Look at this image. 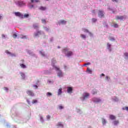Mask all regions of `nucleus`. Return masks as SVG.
I'll list each match as a JSON object with an SVG mask.
<instances>
[{
  "label": "nucleus",
  "instance_id": "nucleus-1",
  "mask_svg": "<svg viewBox=\"0 0 128 128\" xmlns=\"http://www.w3.org/2000/svg\"><path fill=\"white\" fill-rule=\"evenodd\" d=\"M62 52L66 56H72V52L70 51L66 48L63 49L62 50Z\"/></svg>",
  "mask_w": 128,
  "mask_h": 128
},
{
  "label": "nucleus",
  "instance_id": "nucleus-2",
  "mask_svg": "<svg viewBox=\"0 0 128 128\" xmlns=\"http://www.w3.org/2000/svg\"><path fill=\"white\" fill-rule=\"evenodd\" d=\"M104 12L102 10H99L98 12V16L99 18H104Z\"/></svg>",
  "mask_w": 128,
  "mask_h": 128
},
{
  "label": "nucleus",
  "instance_id": "nucleus-3",
  "mask_svg": "<svg viewBox=\"0 0 128 128\" xmlns=\"http://www.w3.org/2000/svg\"><path fill=\"white\" fill-rule=\"evenodd\" d=\"M92 102H96V104H98V102H102V100H100V98H92Z\"/></svg>",
  "mask_w": 128,
  "mask_h": 128
},
{
  "label": "nucleus",
  "instance_id": "nucleus-4",
  "mask_svg": "<svg viewBox=\"0 0 128 128\" xmlns=\"http://www.w3.org/2000/svg\"><path fill=\"white\" fill-rule=\"evenodd\" d=\"M116 20H124L126 18V17L124 16H116Z\"/></svg>",
  "mask_w": 128,
  "mask_h": 128
},
{
  "label": "nucleus",
  "instance_id": "nucleus-5",
  "mask_svg": "<svg viewBox=\"0 0 128 128\" xmlns=\"http://www.w3.org/2000/svg\"><path fill=\"white\" fill-rule=\"evenodd\" d=\"M14 14L16 16H19V18H24V14H22L20 12H16Z\"/></svg>",
  "mask_w": 128,
  "mask_h": 128
},
{
  "label": "nucleus",
  "instance_id": "nucleus-6",
  "mask_svg": "<svg viewBox=\"0 0 128 128\" xmlns=\"http://www.w3.org/2000/svg\"><path fill=\"white\" fill-rule=\"evenodd\" d=\"M88 96H90V94L88 92H84L83 94V100H86V98H88Z\"/></svg>",
  "mask_w": 128,
  "mask_h": 128
},
{
  "label": "nucleus",
  "instance_id": "nucleus-7",
  "mask_svg": "<svg viewBox=\"0 0 128 128\" xmlns=\"http://www.w3.org/2000/svg\"><path fill=\"white\" fill-rule=\"evenodd\" d=\"M26 94L28 96H34V94L32 92V91L30 90H27Z\"/></svg>",
  "mask_w": 128,
  "mask_h": 128
},
{
  "label": "nucleus",
  "instance_id": "nucleus-8",
  "mask_svg": "<svg viewBox=\"0 0 128 128\" xmlns=\"http://www.w3.org/2000/svg\"><path fill=\"white\" fill-rule=\"evenodd\" d=\"M58 76H59V78H62L64 76V74H62V70H59L58 72Z\"/></svg>",
  "mask_w": 128,
  "mask_h": 128
},
{
  "label": "nucleus",
  "instance_id": "nucleus-9",
  "mask_svg": "<svg viewBox=\"0 0 128 128\" xmlns=\"http://www.w3.org/2000/svg\"><path fill=\"white\" fill-rule=\"evenodd\" d=\"M67 92H68V94H72V88L68 87Z\"/></svg>",
  "mask_w": 128,
  "mask_h": 128
},
{
  "label": "nucleus",
  "instance_id": "nucleus-10",
  "mask_svg": "<svg viewBox=\"0 0 128 128\" xmlns=\"http://www.w3.org/2000/svg\"><path fill=\"white\" fill-rule=\"evenodd\" d=\"M40 34H42V31L40 30L34 34V36H40Z\"/></svg>",
  "mask_w": 128,
  "mask_h": 128
},
{
  "label": "nucleus",
  "instance_id": "nucleus-11",
  "mask_svg": "<svg viewBox=\"0 0 128 128\" xmlns=\"http://www.w3.org/2000/svg\"><path fill=\"white\" fill-rule=\"evenodd\" d=\"M113 124H114V126H118V124H120V122L118 120H116L113 122Z\"/></svg>",
  "mask_w": 128,
  "mask_h": 128
},
{
  "label": "nucleus",
  "instance_id": "nucleus-12",
  "mask_svg": "<svg viewBox=\"0 0 128 128\" xmlns=\"http://www.w3.org/2000/svg\"><path fill=\"white\" fill-rule=\"evenodd\" d=\"M18 4L19 6H24V2H18Z\"/></svg>",
  "mask_w": 128,
  "mask_h": 128
},
{
  "label": "nucleus",
  "instance_id": "nucleus-13",
  "mask_svg": "<svg viewBox=\"0 0 128 128\" xmlns=\"http://www.w3.org/2000/svg\"><path fill=\"white\" fill-rule=\"evenodd\" d=\"M110 120H116V116H114V115H110L109 116Z\"/></svg>",
  "mask_w": 128,
  "mask_h": 128
},
{
  "label": "nucleus",
  "instance_id": "nucleus-14",
  "mask_svg": "<svg viewBox=\"0 0 128 128\" xmlns=\"http://www.w3.org/2000/svg\"><path fill=\"white\" fill-rule=\"evenodd\" d=\"M62 88H60L58 90V96H60V94H62Z\"/></svg>",
  "mask_w": 128,
  "mask_h": 128
},
{
  "label": "nucleus",
  "instance_id": "nucleus-15",
  "mask_svg": "<svg viewBox=\"0 0 128 128\" xmlns=\"http://www.w3.org/2000/svg\"><path fill=\"white\" fill-rule=\"evenodd\" d=\"M33 28H34V30H36V29L38 28L39 26H38V25L36 24H34Z\"/></svg>",
  "mask_w": 128,
  "mask_h": 128
},
{
  "label": "nucleus",
  "instance_id": "nucleus-16",
  "mask_svg": "<svg viewBox=\"0 0 128 128\" xmlns=\"http://www.w3.org/2000/svg\"><path fill=\"white\" fill-rule=\"evenodd\" d=\"M111 46L112 45H110V43H108V44H107V48H108V49L109 50L110 52L112 51V49H110Z\"/></svg>",
  "mask_w": 128,
  "mask_h": 128
},
{
  "label": "nucleus",
  "instance_id": "nucleus-17",
  "mask_svg": "<svg viewBox=\"0 0 128 128\" xmlns=\"http://www.w3.org/2000/svg\"><path fill=\"white\" fill-rule=\"evenodd\" d=\"M57 126H62V128H64V125L62 124V122H58L57 124Z\"/></svg>",
  "mask_w": 128,
  "mask_h": 128
},
{
  "label": "nucleus",
  "instance_id": "nucleus-18",
  "mask_svg": "<svg viewBox=\"0 0 128 128\" xmlns=\"http://www.w3.org/2000/svg\"><path fill=\"white\" fill-rule=\"evenodd\" d=\"M60 24H66V21L64 20H61L60 21Z\"/></svg>",
  "mask_w": 128,
  "mask_h": 128
},
{
  "label": "nucleus",
  "instance_id": "nucleus-19",
  "mask_svg": "<svg viewBox=\"0 0 128 128\" xmlns=\"http://www.w3.org/2000/svg\"><path fill=\"white\" fill-rule=\"evenodd\" d=\"M40 10H46V7L41 6L40 7Z\"/></svg>",
  "mask_w": 128,
  "mask_h": 128
},
{
  "label": "nucleus",
  "instance_id": "nucleus-20",
  "mask_svg": "<svg viewBox=\"0 0 128 128\" xmlns=\"http://www.w3.org/2000/svg\"><path fill=\"white\" fill-rule=\"evenodd\" d=\"M54 70H57L58 72H60V68L56 66H54Z\"/></svg>",
  "mask_w": 128,
  "mask_h": 128
},
{
  "label": "nucleus",
  "instance_id": "nucleus-21",
  "mask_svg": "<svg viewBox=\"0 0 128 128\" xmlns=\"http://www.w3.org/2000/svg\"><path fill=\"white\" fill-rule=\"evenodd\" d=\"M92 94H98V92L96 89H94L92 91Z\"/></svg>",
  "mask_w": 128,
  "mask_h": 128
},
{
  "label": "nucleus",
  "instance_id": "nucleus-22",
  "mask_svg": "<svg viewBox=\"0 0 128 128\" xmlns=\"http://www.w3.org/2000/svg\"><path fill=\"white\" fill-rule=\"evenodd\" d=\"M108 10H111V11L112 12V14H115V12H116V11H114V9H112V8H108Z\"/></svg>",
  "mask_w": 128,
  "mask_h": 128
},
{
  "label": "nucleus",
  "instance_id": "nucleus-23",
  "mask_svg": "<svg viewBox=\"0 0 128 128\" xmlns=\"http://www.w3.org/2000/svg\"><path fill=\"white\" fill-rule=\"evenodd\" d=\"M20 76H21L22 78L24 79V78H26V76L24 75V74L22 72H20Z\"/></svg>",
  "mask_w": 128,
  "mask_h": 128
},
{
  "label": "nucleus",
  "instance_id": "nucleus-24",
  "mask_svg": "<svg viewBox=\"0 0 128 128\" xmlns=\"http://www.w3.org/2000/svg\"><path fill=\"white\" fill-rule=\"evenodd\" d=\"M80 36H81V38H84V40H86V35H84V34H81Z\"/></svg>",
  "mask_w": 128,
  "mask_h": 128
},
{
  "label": "nucleus",
  "instance_id": "nucleus-25",
  "mask_svg": "<svg viewBox=\"0 0 128 128\" xmlns=\"http://www.w3.org/2000/svg\"><path fill=\"white\" fill-rule=\"evenodd\" d=\"M20 66H21V68H26V65L22 64H20Z\"/></svg>",
  "mask_w": 128,
  "mask_h": 128
},
{
  "label": "nucleus",
  "instance_id": "nucleus-26",
  "mask_svg": "<svg viewBox=\"0 0 128 128\" xmlns=\"http://www.w3.org/2000/svg\"><path fill=\"white\" fill-rule=\"evenodd\" d=\"M47 96H52V94L50 92H47L46 94Z\"/></svg>",
  "mask_w": 128,
  "mask_h": 128
},
{
  "label": "nucleus",
  "instance_id": "nucleus-27",
  "mask_svg": "<svg viewBox=\"0 0 128 128\" xmlns=\"http://www.w3.org/2000/svg\"><path fill=\"white\" fill-rule=\"evenodd\" d=\"M42 24H46V20L44 19H42Z\"/></svg>",
  "mask_w": 128,
  "mask_h": 128
},
{
  "label": "nucleus",
  "instance_id": "nucleus-28",
  "mask_svg": "<svg viewBox=\"0 0 128 128\" xmlns=\"http://www.w3.org/2000/svg\"><path fill=\"white\" fill-rule=\"evenodd\" d=\"M102 124H106V119L104 118H102Z\"/></svg>",
  "mask_w": 128,
  "mask_h": 128
},
{
  "label": "nucleus",
  "instance_id": "nucleus-29",
  "mask_svg": "<svg viewBox=\"0 0 128 128\" xmlns=\"http://www.w3.org/2000/svg\"><path fill=\"white\" fill-rule=\"evenodd\" d=\"M32 2H40L38 0H31Z\"/></svg>",
  "mask_w": 128,
  "mask_h": 128
},
{
  "label": "nucleus",
  "instance_id": "nucleus-30",
  "mask_svg": "<svg viewBox=\"0 0 128 128\" xmlns=\"http://www.w3.org/2000/svg\"><path fill=\"white\" fill-rule=\"evenodd\" d=\"M113 24H114L113 26L114 28H118V25L117 24H114L113 23Z\"/></svg>",
  "mask_w": 128,
  "mask_h": 128
},
{
  "label": "nucleus",
  "instance_id": "nucleus-31",
  "mask_svg": "<svg viewBox=\"0 0 128 128\" xmlns=\"http://www.w3.org/2000/svg\"><path fill=\"white\" fill-rule=\"evenodd\" d=\"M83 31L84 32H89L88 30V29H86V28L83 29Z\"/></svg>",
  "mask_w": 128,
  "mask_h": 128
},
{
  "label": "nucleus",
  "instance_id": "nucleus-32",
  "mask_svg": "<svg viewBox=\"0 0 128 128\" xmlns=\"http://www.w3.org/2000/svg\"><path fill=\"white\" fill-rule=\"evenodd\" d=\"M36 102H38V100H34L32 102V104H36Z\"/></svg>",
  "mask_w": 128,
  "mask_h": 128
},
{
  "label": "nucleus",
  "instance_id": "nucleus-33",
  "mask_svg": "<svg viewBox=\"0 0 128 128\" xmlns=\"http://www.w3.org/2000/svg\"><path fill=\"white\" fill-rule=\"evenodd\" d=\"M96 20H97L96 18H92V22H96Z\"/></svg>",
  "mask_w": 128,
  "mask_h": 128
},
{
  "label": "nucleus",
  "instance_id": "nucleus-34",
  "mask_svg": "<svg viewBox=\"0 0 128 128\" xmlns=\"http://www.w3.org/2000/svg\"><path fill=\"white\" fill-rule=\"evenodd\" d=\"M30 15L28 14H25L24 16V18H28Z\"/></svg>",
  "mask_w": 128,
  "mask_h": 128
},
{
  "label": "nucleus",
  "instance_id": "nucleus-35",
  "mask_svg": "<svg viewBox=\"0 0 128 128\" xmlns=\"http://www.w3.org/2000/svg\"><path fill=\"white\" fill-rule=\"evenodd\" d=\"M44 30H46V32H48V30H50V29L48 28L47 27H44Z\"/></svg>",
  "mask_w": 128,
  "mask_h": 128
},
{
  "label": "nucleus",
  "instance_id": "nucleus-36",
  "mask_svg": "<svg viewBox=\"0 0 128 128\" xmlns=\"http://www.w3.org/2000/svg\"><path fill=\"white\" fill-rule=\"evenodd\" d=\"M16 36H18V35H17L16 34H13V38H16Z\"/></svg>",
  "mask_w": 128,
  "mask_h": 128
},
{
  "label": "nucleus",
  "instance_id": "nucleus-37",
  "mask_svg": "<svg viewBox=\"0 0 128 128\" xmlns=\"http://www.w3.org/2000/svg\"><path fill=\"white\" fill-rule=\"evenodd\" d=\"M6 52L8 54H12V53H10V52H8V50L6 51Z\"/></svg>",
  "mask_w": 128,
  "mask_h": 128
},
{
  "label": "nucleus",
  "instance_id": "nucleus-38",
  "mask_svg": "<svg viewBox=\"0 0 128 128\" xmlns=\"http://www.w3.org/2000/svg\"><path fill=\"white\" fill-rule=\"evenodd\" d=\"M124 56H126V58H128V52H125V53L124 54Z\"/></svg>",
  "mask_w": 128,
  "mask_h": 128
},
{
  "label": "nucleus",
  "instance_id": "nucleus-39",
  "mask_svg": "<svg viewBox=\"0 0 128 128\" xmlns=\"http://www.w3.org/2000/svg\"><path fill=\"white\" fill-rule=\"evenodd\" d=\"M58 108L59 110H62V108H64V107L62 106H59Z\"/></svg>",
  "mask_w": 128,
  "mask_h": 128
},
{
  "label": "nucleus",
  "instance_id": "nucleus-40",
  "mask_svg": "<svg viewBox=\"0 0 128 128\" xmlns=\"http://www.w3.org/2000/svg\"><path fill=\"white\" fill-rule=\"evenodd\" d=\"M87 72H92V70L90 69L89 68H87Z\"/></svg>",
  "mask_w": 128,
  "mask_h": 128
},
{
  "label": "nucleus",
  "instance_id": "nucleus-41",
  "mask_svg": "<svg viewBox=\"0 0 128 128\" xmlns=\"http://www.w3.org/2000/svg\"><path fill=\"white\" fill-rule=\"evenodd\" d=\"M90 64V62H87V63L84 64V66H88Z\"/></svg>",
  "mask_w": 128,
  "mask_h": 128
},
{
  "label": "nucleus",
  "instance_id": "nucleus-42",
  "mask_svg": "<svg viewBox=\"0 0 128 128\" xmlns=\"http://www.w3.org/2000/svg\"><path fill=\"white\" fill-rule=\"evenodd\" d=\"M46 118H47V119H48V120H50V115H48V116H46Z\"/></svg>",
  "mask_w": 128,
  "mask_h": 128
},
{
  "label": "nucleus",
  "instance_id": "nucleus-43",
  "mask_svg": "<svg viewBox=\"0 0 128 128\" xmlns=\"http://www.w3.org/2000/svg\"><path fill=\"white\" fill-rule=\"evenodd\" d=\"M20 38H22V39L26 38V36H23L21 37Z\"/></svg>",
  "mask_w": 128,
  "mask_h": 128
},
{
  "label": "nucleus",
  "instance_id": "nucleus-44",
  "mask_svg": "<svg viewBox=\"0 0 128 128\" xmlns=\"http://www.w3.org/2000/svg\"><path fill=\"white\" fill-rule=\"evenodd\" d=\"M88 33H89V34L90 36H92V32H88Z\"/></svg>",
  "mask_w": 128,
  "mask_h": 128
},
{
  "label": "nucleus",
  "instance_id": "nucleus-45",
  "mask_svg": "<svg viewBox=\"0 0 128 128\" xmlns=\"http://www.w3.org/2000/svg\"><path fill=\"white\" fill-rule=\"evenodd\" d=\"M2 38H6V36H5L4 34H2Z\"/></svg>",
  "mask_w": 128,
  "mask_h": 128
},
{
  "label": "nucleus",
  "instance_id": "nucleus-46",
  "mask_svg": "<svg viewBox=\"0 0 128 128\" xmlns=\"http://www.w3.org/2000/svg\"><path fill=\"white\" fill-rule=\"evenodd\" d=\"M112 2H118V0H112Z\"/></svg>",
  "mask_w": 128,
  "mask_h": 128
},
{
  "label": "nucleus",
  "instance_id": "nucleus-47",
  "mask_svg": "<svg viewBox=\"0 0 128 128\" xmlns=\"http://www.w3.org/2000/svg\"><path fill=\"white\" fill-rule=\"evenodd\" d=\"M26 102H28V104H30V100H26Z\"/></svg>",
  "mask_w": 128,
  "mask_h": 128
},
{
  "label": "nucleus",
  "instance_id": "nucleus-48",
  "mask_svg": "<svg viewBox=\"0 0 128 128\" xmlns=\"http://www.w3.org/2000/svg\"><path fill=\"white\" fill-rule=\"evenodd\" d=\"M33 86L34 88H38V86L36 85H34Z\"/></svg>",
  "mask_w": 128,
  "mask_h": 128
},
{
  "label": "nucleus",
  "instance_id": "nucleus-49",
  "mask_svg": "<svg viewBox=\"0 0 128 128\" xmlns=\"http://www.w3.org/2000/svg\"><path fill=\"white\" fill-rule=\"evenodd\" d=\"M12 56H16V54H10Z\"/></svg>",
  "mask_w": 128,
  "mask_h": 128
},
{
  "label": "nucleus",
  "instance_id": "nucleus-50",
  "mask_svg": "<svg viewBox=\"0 0 128 128\" xmlns=\"http://www.w3.org/2000/svg\"><path fill=\"white\" fill-rule=\"evenodd\" d=\"M4 90H8V88H4Z\"/></svg>",
  "mask_w": 128,
  "mask_h": 128
},
{
  "label": "nucleus",
  "instance_id": "nucleus-51",
  "mask_svg": "<svg viewBox=\"0 0 128 128\" xmlns=\"http://www.w3.org/2000/svg\"><path fill=\"white\" fill-rule=\"evenodd\" d=\"M108 78H109L108 76H106V80H108Z\"/></svg>",
  "mask_w": 128,
  "mask_h": 128
},
{
  "label": "nucleus",
  "instance_id": "nucleus-52",
  "mask_svg": "<svg viewBox=\"0 0 128 128\" xmlns=\"http://www.w3.org/2000/svg\"><path fill=\"white\" fill-rule=\"evenodd\" d=\"M101 76H104V74H101Z\"/></svg>",
  "mask_w": 128,
  "mask_h": 128
},
{
  "label": "nucleus",
  "instance_id": "nucleus-53",
  "mask_svg": "<svg viewBox=\"0 0 128 128\" xmlns=\"http://www.w3.org/2000/svg\"><path fill=\"white\" fill-rule=\"evenodd\" d=\"M110 40H114V38H112L110 39Z\"/></svg>",
  "mask_w": 128,
  "mask_h": 128
},
{
  "label": "nucleus",
  "instance_id": "nucleus-54",
  "mask_svg": "<svg viewBox=\"0 0 128 128\" xmlns=\"http://www.w3.org/2000/svg\"><path fill=\"white\" fill-rule=\"evenodd\" d=\"M34 8V5L31 6L30 8Z\"/></svg>",
  "mask_w": 128,
  "mask_h": 128
},
{
  "label": "nucleus",
  "instance_id": "nucleus-55",
  "mask_svg": "<svg viewBox=\"0 0 128 128\" xmlns=\"http://www.w3.org/2000/svg\"><path fill=\"white\" fill-rule=\"evenodd\" d=\"M42 56H44V54H42Z\"/></svg>",
  "mask_w": 128,
  "mask_h": 128
},
{
  "label": "nucleus",
  "instance_id": "nucleus-56",
  "mask_svg": "<svg viewBox=\"0 0 128 128\" xmlns=\"http://www.w3.org/2000/svg\"><path fill=\"white\" fill-rule=\"evenodd\" d=\"M92 12H94V10H92Z\"/></svg>",
  "mask_w": 128,
  "mask_h": 128
},
{
  "label": "nucleus",
  "instance_id": "nucleus-57",
  "mask_svg": "<svg viewBox=\"0 0 128 128\" xmlns=\"http://www.w3.org/2000/svg\"><path fill=\"white\" fill-rule=\"evenodd\" d=\"M2 18V16L0 15V18Z\"/></svg>",
  "mask_w": 128,
  "mask_h": 128
},
{
  "label": "nucleus",
  "instance_id": "nucleus-58",
  "mask_svg": "<svg viewBox=\"0 0 128 128\" xmlns=\"http://www.w3.org/2000/svg\"><path fill=\"white\" fill-rule=\"evenodd\" d=\"M58 48H60V46H58Z\"/></svg>",
  "mask_w": 128,
  "mask_h": 128
},
{
  "label": "nucleus",
  "instance_id": "nucleus-59",
  "mask_svg": "<svg viewBox=\"0 0 128 128\" xmlns=\"http://www.w3.org/2000/svg\"><path fill=\"white\" fill-rule=\"evenodd\" d=\"M46 0L47 2H48V0Z\"/></svg>",
  "mask_w": 128,
  "mask_h": 128
}]
</instances>
